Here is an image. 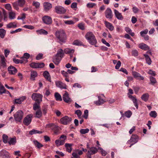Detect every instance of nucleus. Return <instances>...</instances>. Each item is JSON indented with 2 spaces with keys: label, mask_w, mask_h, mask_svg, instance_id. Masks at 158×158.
Here are the masks:
<instances>
[{
  "label": "nucleus",
  "mask_w": 158,
  "mask_h": 158,
  "mask_svg": "<svg viewBox=\"0 0 158 158\" xmlns=\"http://www.w3.org/2000/svg\"><path fill=\"white\" fill-rule=\"evenodd\" d=\"M85 37L89 43L91 45H94L97 44V41L95 37L92 32L89 31L87 32Z\"/></svg>",
  "instance_id": "f257e3e1"
},
{
  "label": "nucleus",
  "mask_w": 158,
  "mask_h": 158,
  "mask_svg": "<svg viewBox=\"0 0 158 158\" xmlns=\"http://www.w3.org/2000/svg\"><path fill=\"white\" fill-rule=\"evenodd\" d=\"M55 35L60 42H65L66 40V36L64 31L61 30L57 31Z\"/></svg>",
  "instance_id": "f03ea898"
},
{
  "label": "nucleus",
  "mask_w": 158,
  "mask_h": 158,
  "mask_svg": "<svg viewBox=\"0 0 158 158\" xmlns=\"http://www.w3.org/2000/svg\"><path fill=\"white\" fill-rule=\"evenodd\" d=\"M14 116L16 123L20 122L23 117V112L22 110H18L14 115Z\"/></svg>",
  "instance_id": "7ed1b4c3"
},
{
  "label": "nucleus",
  "mask_w": 158,
  "mask_h": 158,
  "mask_svg": "<svg viewBox=\"0 0 158 158\" xmlns=\"http://www.w3.org/2000/svg\"><path fill=\"white\" fill-rule=\"evenodd\" d=\"M25 0H18L17 2L12 3V5L15 9L18 10L19 9V6L23 7L25 4Z\"/></svg>",
  "instance_id": "20e7f679"
},
{
  "label": "nucleus",
  "mask_w": 158,
  "mask_h": 158,
  "mask_svg": "<svg viewBox=\"0 0 158 158\" xmlns=\"http://www.w3.org/2000/svg\"><path fill=\"white\" fill-rule=\"evenodd\" d=\"M43 95L39 93H33L31 96L32 99L38 103H40L42 101Z\"/></svg>",
  "instance_id": "39448f33"
},
{
  "label": "nucleus",
  "mask_w": 158,
  "mask_h": 158,
  "mask_svg": "<svg viewBox=\"0 0 158 158\" xmlns=\"http://www.w3.org/2000/svg\"><path fill=\"white\" fill-rule=\"evenodd\" d=\"M55 12L58 14H65L66 10L61 6H55L54 8Z\"/></svg>",
  "instance_id": "423d86ee"
},
{
  "label": "nucleus",
  "mask_w": 158,
  "mask_h": 158,
  "mask_svg": "<svg viewBox=\"0 0 158 158\" xmlns=\"http://www.w3.org/2000/svg\"><path fill=\"white\" fill-rule=\"evenodd\" d=\"M46 128H50L52 130H53L55 133L57 134L59 131L58 127L55 124L53 123H50L46 125Z\"/></svg>",
  "instance_id": "0eeeda50"
},
{
  "label": "nucleus",
  "mask_w": 158,
  "mask_h": 158,
  "mask_svg": "<svg viewBox=\"0 0 158 158\" xmlns=\"http://www.w3.org/2000/svg\"><path fill=\"white\" fill-rule=\"evenodd\" d=\"M72 120L71 117L65 116L60 119V121L61 123L64 125H67L70 123Z\"/></svg>",
  "instance_id": "6e6552de"
},
{
  "label": "nucleus",
  "mask_w": 158,
  "mask_h": 158,
  "mask_svg": "<svg viewBox=\"0 0 158 158\" xmlns=\"http://www.w3.org/2000/svg\"><path fill=\"white\" fill-rule=\"evenodd\" d=\"M32 117V114L27 115L23 119V123L26 126L28 125L31 123Z\"/></svg>",
  "instance_id": "1a4fd4ad"
},
{
  "label": "nucleus",
  "mask_w": 158,
  "mask_h": 158,
  "mask_svg": "<svg viewBox=\"0 0 158 158\" xmlns=\"http://www.w3.org/2000/svg\"><path fill=\"white\" fill-rule=\"evenodd\" d=\"M44 64L43 63H36L33 62L30 64L31 67L33 68H43L44 66Z\"/></svg>",
  "instance_id": "9d476101"
},
{
  "label": "nucleus",
  "mask_w": 158,
  "mask_h": 158,
  "mask_svg": "<svg viewBox=\"0 0 158 158\" xmlns=\"http://www.w3.org/2000/svg\"><path fill=\"white\" fill-rule=\"evenodd\" d=\"M42 20L44 23L46 24L49 25L52 22V18L48 15H45L42 18Z\"/></svg>",
  "instance_id": "9b49d317"
},
{
  "label": "nucleus",
  "mask_w": 158,
  "mask_h": 158,
  "mask_svg": "<svg viewBox=\"0 0 158 158\" xmlns=\"http://www.w3.org/2000/svg\"><path fill=\"white\" fill-rule=\"evenodd\" d=\"M139 139V138L137 135L133 134L132 135L130 139L127 141V142L129 143H130L131 142H134V143H135L138 142Z\"/></svg>",
  "instance_id": "f8f14e48"
},
{
  "label": "nucleus",
  "mask_w": 158,
  "mask_h": 158,
  "mask_svg": "<svg viewBox=\"0 0 158 158\" xmlns=\"http://www.w3.org/2000/svg\"><path fill=\"white\" fill-rule=\"evenodd\" d=\"M44 10L47 12L49 11L52 7V4L48 2H45L43 4Z\"/></svg>",
  "instance_id": "ddd939ff"
},
{
  "label": "nucleus",
  "mask_w": 158,
  "mask_h": 158,
  "mask_svg": "<svg viewBox=\"0 0 158 158\" xmlns=\"http://www.w3.org/2000/svg\"><path fill=\"white\" fill-rule=\"evenodd\" d=\"M105 15L106 18L111 19L113 17V15L111 9L108 8L105 11Z\"/></svg>",
  "instance_id": "4468645a"
},
{
  "label": "nucleus",
  "mask_w": 158,
  "mask_h": 158,
  "mask_svg": "<svg viewBox=\"0 0 158 158\" xmlns=\"http://www.w3.org/2000/svg\"><path fill=\"white\" fill-rule=\"evenodd\" d=\"M9 73L11 75H14L17 72L16 69L14 66L10 65L8 68Z\"/></svg>",
  "instance_id": "2eb2a0df"
},
{
  "label": "nucleus",
  "mask_w": 158,
  "mask_h": 158,
  "mask_svg": "<svg viewBox=\"0 0 158 158\" xmlns=\"http://www.w3.org/2000/svg\"><path fill=\"white\" fill-rule=\"evenodd\" d=\"M63 100L66 103H69L71 101L68 93L66 91H65V93L63 96Z\"/></svg>",
  "instance_id": "dca6fc26"
},
{
  "label": "nucleus",
  "mask_w": 158,
  "mask_h": 158,
  "mask_svg": "<svg viewBox=\"0 0 158 158\" xmlns=\"http://www.w3.org/2000/svg\"><path fill=\"white\" fill-rule=\"evenodd\" d=\"M26 98L25 96H23L18 99H15L14 100V104H21L22 102L26 99Z\"/></svg>",
  "instance_id": "f3484780"
},
{
  "label": "nucleus",
  "mask_w": 158,
  "mask_h": 158,
  "mask_svg": "<svg viewBox=\"0 0 158 158\" xmlns=\"http://www.w3.org/2000/svg\"><path fill=\"white\" fill-rule=\"evenodd\" d=\"M56 86L60 88L61 89H66L67 86L66 85L62 82L60 81H56Z\"/></svg>",
  "instance_id": "a211bd4d"
},
{
  "label": "nucleus",
  "mask_w": 158,
  "mask_h": 158,
  "mask_svg": "<svg viewBox=\"0 0 158 158\" xmlns=\"http://www.w3.org/2000/svg\"><path fill=\"white\" fill-rule=\"evenodd\" d=\"M132 73L134 77L137 79L139 80H143L144 79V77L141 76L140 74L138 72L133 71Z\"/></svg>",
  "instance_id": "6ab92c4d"
},
{
  "label": "nucleus",
  "mask_w": 158,
  "mask_h": 158,
  "mask_svg": "<svg viewBox=\"0 0 158 158\" xmlns=\"http://www.w3.org/2000/svg\"><path fill=\"white\" fill-rule=\"evenodd\" d=\"M114 15L118 19L122 20L123 19V17L121 13H119L118 11L114 9Z\"/></svg>",
  "instance_id": "aec40b11"
},
{
  "label": "nucleus",
  "mask_w": 158,
  "mask_h": 158,
  "mask_svg": "<svg viewBox=\"0 0 158 158\" xmlns=\"http://www.w3.org/2000/svg\"><path fill=\"white\" fill-rule=\"evenodd\" d=\"M98 151L97 148L95 147H92L90 148L88 152L91 154H94L96 153Z\"/></svg>",
  "instance_id": "412c9836"
},
{
  "label": "nucleus",
  "mask_w": 158,
  "mask_h": 158,
  "mask_svg": "<svg viewBox=\"0 0 158 158\" xmlns=\"http://www.w3.org/2000/svg\"><path fill=\"white\" fill-rule=\"evenodd\" d=\"M139 48L144 50H147L150 49V48L147 44L141 43L139 44Z\"/></svg>",
  "instance_id": "4be33fe9"
},
{
  "label": "nucleus",
  "mask_w": 158,
  "mask_h": 158,
  "mask_svg": "<svg viewBox=\"0 0 158 158\" xmlns=\"http://www.w3.org/2000/svg\"><path fill=\"white\" fill-rule=\"evenodd\" d=\"M10 140L8 141V143L10 145H15L16 143V139L15 137L13 138H10Z\"/></svg>",
  "instance_id": "5701e85b"
},
{
  "label": "nucleus",
  "mask_w": 158,
  "mask_h": 158,
  "mask_svg": "<svg viewBox=\"0 0 158 158\" xmlns=\"http://www.w3.org/2000/svg\"><path fill=\"white\" fill-rule=\"evenodd\" d=\"M61 59L59 56L55 55V58L53 59V61L55 64L58 65L60 63Z\"/></svg>",
  "instance_id": "b1692460"
},
{
  "label": "nucleus",
  "mask_w": 158,
  "mask_h": 158,
  "mask_svg": "<svg viewBox=\"0 0 158 158\" xmlns=\"http://www.w3.org/2000/svg\"><path fill=\"white\" fill-rule=\"evenodd\" d=\"M56 56H59L60 58H62L64 55V53L62 49L60 48L57 51V53L56 55Z\"/></svg>",
  "instance_id": "393cba45"
},
{
  "label": "nucleus",
  "mask_w": 158,
  "mask_h": 158,
  "mask_svg": "<svg viewBox=\"0 0 158 158\" xmlns=\"http://www.w3.org/2000/svg\"><path fill=\"white\" fill-rule=\"evenodd\" d=\"M35 146L37 148L40 149L43 147V145L36 140H34L33 142Z\"/></svg>",
  "instance_id": "a878e982"
},
{
  "label": "nucleus",
  "mask_w": 158,
  "mask_h": 158,
  "mask_svg": "<svg viewBox=\"0 0 158 158\" xmlns=\"http://www.w3.org/2000/svg\"><path fill=\"white\" fill-rule=\"evenodd\" d=\"M105 24L106 27L111 31H113L114 29V27L112 24L106 21H105Z\"/></svg>",
  "instance_id": "bb28decb"
},
{
  "label": "nucleus",
  "mask_w": 158,
  "mask_h": 158,
  "mask_svg": "<svg viewBox=\"0 0 158 158\" xmlns=\"http://www.w3.org/2000/svg\"><path fill=\"white\" fill-rule=\"evenodd\" d=\"M38 35L44 34L47 35L48 34V32L45 30L43 29H41L40 30H37L36 31Z\"/></svg>",
  "instance_id": "cd10ccee"
},
{
  "label": "nucleus",
  "mask_w": 158,
  "mask_h": 158,
  "mask_svg": "<svg viewBox=\"0 0 158 158\" xmlns=\"http://www.w3.org/2000/svg\"><path fill=\"white\" fill-rule=\"evenodd\" d=\"M43 76L44 77L50 82H51V80L50 75L49 72L47 71H45L43 73Z\"/></svg>",
  "instance_id": "c85d7f7f"
},
{
  "label": "nucleus",
  "mask_w": 158,
  "mask_h": 158,
  "mask_svg": "<svg viewBox=\"0 0 158 158\" xmlns=\"http://www.w3.org/2000/svg\"><path fill=\"white\" fill-rule=\"evenodd\" d=\"M40 103L35 102L33 105V109L34 110H41Z\"/></svg>",
  "instance_id": "c756f323"
},
{
  "label": "nucleus",
  "mask_w": 158,
  "mask_h": 158,
  "mask_svg": "<svg viewBox=\"0 0 158 158\" xmlns=\"http://www.w3.org/2000/svg\"><path fill=\"white\" fill-rule=\"evenodd\" d=\"M16 27L17 24L15 22L10 23L6 25V27L7 28H15Z\"/></svg>",
  "instance_id": "7c9ffc66"
},
{
  "label": "nucleus",
  "mask_w": 158,
  "mask_h": 158,
  "mask_svg": "<svg viewBox=\"0 0 158 158\" xmlns=\"http://www.w3.org/2000/svg\"><path fill=\"white\" fill-rule=\"evenodd\" d=\"M73 145L72 144H70L68 143H66L65 144V147L66 149V151L69 152H70L72 150V146Z\"/></svg>",
  "instance_id": "2f4dec72"
},
{
  "label": "nucleus",
  "mask_w": 158,
  "mask_h": 158,
  "mask_svg": "<svg viewBox=\"0 0 158 158\" xmlns=\"http://www.w3.org/2000/svg\"><path fill=\"white\" fill-rule=\"evenodd\" d=\"M149 95L148 93H145L142 95L141 99L143 101L147 102L149 99Z\"/></svg>",
  "instance_id": "473e14b6"
},
{
  "label": "nucleus",
  "mask_w": 158,
  "mask_h": 158,
  "mask_svg": "<svg viewBox=\"0 0 158 158\" xmlns=\"http://www.w3.org/2000/svg\"><path fill=\"white\" fill-rule=\"evenodd\" d=\"M65 143L64 140H61L59 139L56 140L55 141V143L57 147L63 145Z\"/></svg>",
  "instance_id": "72a5a7b5"
},
{
  "label": "nucleus",
  "mask_w": 158,
  "mask_h": 158,
  "mask_svg": "<svg viewBox=\"0 0 158 158\" xmlns=\"http://www.w3.org/2000/svg\"><path fill=\"white\" fill-rule=\"evenodd\" d=\"M98 100L97 101H96L95 102V103L97 105H100L101 104H103L105 101L103 100V99H101V97L100 96H99L98 97Z\"/></svg>",
  "instance_id": "f704fd0d"
},
{
  "label": "nucleus",
  "mask_w": 158,
  "mask_h": 158,
  "mask_svg": "<svg viewBox=\"0 0 158 158\" xmlns=\"http://www.w3.org/2000/svg\"><path fill=\"white\" fill-rule=\"evenodd\" d=\"M1 61V66L3 67L6 66V60L3 55H2L0 56Z\"/></svg>",
  "instance_id": "c9c22d12"
},
{
  "label": "nucleus",
  "mask_w": 158,
  "mask_h": 158,
  "mask_svg": "<svg viewBox=\"0 0 158 158\" xmlns=\"http://www.w3.org/2000/svg\"><path fill=\"white\" fill-rule=\"evenodd\" d=\"M43 132L41 131H39L36 129H32L29 132V134L31 135H32L34 134H42Z\"/></svg>",
  "instance_id": "e433bc0d"
},
{
  "label": "nucleus",
  "mask_w": 158,
  "mask_h": 158,
  "mask_svg": "<svg viewBox=\"0 0 158 158\" xmlns=\"http://www.w3.org/2000/svg\"><path fill=\"white\" fill-rule=\"evenodd\" d=\"M64 52L66 54H73L74 50L73 49L69 48H66L64 50Z\"/></svg>",
  "instance_id": "4c0bfd02"
},
{
  "label": "nucleus",
  "mask_w": 158,
  "mask_h": 158,
  "mask_svg": "<svg viewBox=\"0 0 158 158\" xmlns=\"http://www.w3.org/2000/svg\"><path fill=\"white\" fill-rule=\"evenodd\" d=\"M144 56L145 58V59L147 63L149 65H150L151 64L152 61L151 58L149 57V56L146 54L143 55Z\"/></svg>",
  "instance_id": "58836bf2"
},
{
  "label": "nucleus",
  "mask_w": 158,
  "mask_h": 158,
  "mask_svg": "<svg viewBox=\"0 0 158 158\" xmlns=\"http://www.w3.org/2000/svg\"><path fill=\"white\" fill-rule=\"evenodd\" d=\"M30 54L27 53H25L24 54L23 56L21 58L23 61H27V60L30 57Z\"/></svg>",
  "instance_id": "ea45409f"
},
{
  "label": "nucleus",
  "mask_w": 158,
  "mask_h": 158,
  "mask_svg": "<svg viewBox=\"0 0 158 158\" xmlns=\"http://www.w3.org/2000/svg\"><path fill=\"white\" fill-rule=\"evenodd\" d=\"M42 116V112L41 110H37L35 113V117L37 118H40Z\"/></svg>",
  "instance_id": "a19ab883"
},
{
  "label": "nucleus",
  "mask_w": 158,
  "mask_h": 158,
  "mask_svg": "<svg viewBox=\"0 0 158 158\" xmlns=\"http://www.w3.org/2000/svg\"><path fill=\"white\" fill-rule=\"evenodd\" d=\"M9 17L10 19H13L15 18V13L11 11L9 13Z\"/></svg>",
  "instance_id": "79ce46f5"
},
{
  "label": "nucleus",
  "mask_w": 158,
  "mask_h": 158,
  "mask_svg": "<svg viewBox=\"0 0 158 158\" xmlns=\"http://www.w3.org/2000/svg\"><path fill=\"white\" fill-rule=\"evenodd\" d=\"M6 31L3 28L0 29V37L1 38H3L6 34Z\"/></svg>",
  "instance_id": "37998d69"
},
{
  "label": "nucleus",
  "mask_w": 158,
  "mask_h": 158,
  "mask_svg": "<svg viewBox=\"0 0 158 158\" xmlns=\"http://www.w3.org/2000/svg\"><path fill=\"white\" fill-rule=\"evenodd\" d=\"M2 141L4 143H8V136L6 134H3L2 136Z\"/></svg>",
  "instance_id": "c03bdc74"
},
{
  "label": "nucleus",
  "mask_w": 158,
  "mask_h": 158,
  "mask_svg": "<svg viewBox=\"0 0 158 158\" xmlns=\"http://www.w3.org/2000/svg\"><path fill=\"white\" fill-rule=\"evenodd\" d=\"M37 73L35 71H31V78L32 80H34L35 78L37 77Z\"/></svg>",
  "instance_id": "a18cd8bd"
},
{
  "label": "nucleus",
  "mask_w": 158,
  "mask_h": 158,
  "mask_svg": "<svg viewBox=\"0 0 158 158\" xmlns=\"http://www.w3.org/2000/svg\"><path fill=\"white\" fill-rule=\"evenodd\" d=\"M126 31L129 33L132 36H133L135 35L134 32H132L131 30L128 27H126L125 28Z\"/></svg>",
  "instance_id": "49530a36"
},
{
  "label": "nucleus",
  "mask_w": 158,
  "mask_h": 158,
  "mask_svg": "<svg viewBox=\"0 0 158 158\" xmlns=\"http://www.w3.org/2000/svg\"><path fill=\"white\" fill-rule=\"evenodd\" d=\"M55 97L57 101H61L62 99L60 95L58 93H56L55 94Z\"/></svg>",
  "instance_id": "de8ad7c7"
},
{
  "label": "nucleus",
  "mask_w": 158,
  "mask_h": 158,
  "mask_svg": "<svg viewBox=\"0 0 158 158\" xmlns=\"http://www.w3.org/2000/svg\"><path fill=\"white\" fill-rule=\"evenodd\" d=\"M150 84L152 85H153L156 83V81L155 78L153 77L152 76H150Z\"/></svg>",
  "instance_id": "09e8293b"
},
{
  "label": "nucleus",
  "mask_w": 158,
  "mask_h": 158,
  "mask_svg": "<svg viewBox=\"0 0 158 158\" xmlns=\"http://www.w3.org/2000/svg\"><path fill=\"white\" fill-rule=\"evenodd\" d=\"M40 5V3L37 2L33 1L32 3V5L37 9L39 8Z\"/></svg>",
  "instance_id": "8fccbe9b"
},
{
  "label": "nucleus",
  "mask_w": 158,
  "mask_h": 158,
  "mask_svg": "<svg viewBox=\"0 0 158 158\" xmlns=\"http://www.w3.org/2000/svg\"><path fill=\"white\" fill-rule=\"evenodd\" d=\"M89 131V130L88 128H86L85 129H81L80 130V132L81 134H85L86 133H88Z\"/></svg>",
  "instance_id": "3c124183"
},
{
  "label": "nucleus",
  "mask_w": 158,
  "mask_h": 158,
  "mask_svg": "<svg viewBox=\"0 0 158 158\" xmlns=\"http://www.w3.org/2000/svg\"><path fill=\"white\" fill-rule=\"evenodd\" d=\"M13 61L15 63L17 64H19V63L22 64L23 62V60H19L16 58H13Z\"/></svg>",
  "instance_id": "603ef678"
},
{
  "label": "nucleus",
  "mask_w": 158,
  "mask_h": 158,
  "mask_svg": "<svg viewBox=\"0 0 158 158\" xmlns=\"http://www.w3.org/2000/svg\"><path fill=\"white\" fill-rule=\"evenodd\" d=\"M149 115L151 117L155 118L157 116V113L155 111H153L150 113Z\"/></svg>",
  "instance_id": "864d4df0"
},
{
  "label": "nucleus",
  "mask_w": 158,
  "mask_h": 158,
  "mask_svg": "<svg viewBox=\"0 0 158 158\" xmlns=\"http://www.w3.org/2000/svg\"><path fill=\"white\" fill-rule=\"evenodd\" d=\"M75 114H77V116L79 118H81L82 112L80 110H76L75 111Z\"/></svg>",
  "instance_id": "5fc2aeb1"
},
{
  "label": "nucleus",
  "mask_w": 158,
  "mask_h": 158,
  "mask_svg": "<svg viewBox=\"0 0 158 158\" xmlns=\"http://www.w3.org/2000/svg\"><path fill=\"white\" fill-rule=\"evenodd\" d=\"M148 32V30L147 29H146L143 31H141L140 33V35L144 37V35L146 34Z\"/></svg>",
  "instance_id": "6e6d98bb"
},
{
  "label": "nucleus",
  "mask_w": 158,
  "mask_h": 158,
  "mask_svg": "<svg viewBox=\"0 0 158 158\" xmlns=\"http://www.w3.org/2000/svg\"><path fill=\"white\" fill-rule=\"evenodd\" d=\"M124 114L125 116L129 118L131 116L132 114V112L131 111L128 110V111H126L125 112Z\"/></svg>",
  "instance_id": "4d7b16f0"
},
{
  "label": "nucleus",
  "mask_w": 158,
  "mask_h": 158,
  "mask_svg": "<svg viewBox=\"0 0 158 158\" xmlns=\"http://www.w3.org/2000/svg\"><path fill=\"white\" fill-rule=\"evenodd\" d=\"M96 5V4L95 3H89L87 4L86 6L87 7L89 8H92L93 7Z\"/></svg>",
  "instance_id": "13d9d810"
},
{
  "label": "nucleus",
  "mask_w": 158,
  "mask_h": 158,
  "mask_svg": "<svg viewBox=\"0 0 158 158\" xmlns=\"http://www.w3.org/2000/svg\"><path fill=\"white\" fill-rule=\"evenodd\" d=\"M61 73L62 75L64 77H69L68 73L67 71H65L64 70L61 71Z\"/></svg>",
  "instance_id": "bf43d9fd"
},
{
  "label": "nucleus",
  "mask_w": 158,
  "mask_h": 158,
  "mask_svg": "<svg viewBox=\"0 0 158 158\" xmlns=\"http://www.w3.org/2000/svg\"><path fill=\"white\" fill-rule=\"evenodd\" d=\"M26 18V14L25 13H23L21 15L18 17V19H23Z\"/></svg>",
  "instance_id": "052dcab7"
},
{
  "label": "nucleus",
  "mask_w": 158,
  "mask_h": 158,
  "mask_svg": "<svg viewBox=\"0 0 158 158\" xmlns=\"http://www.w3.org/2000/svg\"><path fill=\"white\" fill-rule=\"evenodd\" d=\"M73 44L76 45H81L82 43L81 41L76 40L74 41Z\"/></svg>",
  "instance_id": "680f3d73"
},
{
  "label": "nucleus",
  "mask_w": 158,
  "mask_h": 158,
  "mask_svg": "<svg viewBox=\"0 0 158 158\" xmlns=\"http://www.w3.org/2000/svg\"><path fill=\"white\" fill-rule=\"evenodd\" d=\"M4 154L3 156L4 158H10V156L9 153L6 151H4Z\"/></svg>",
  "instance_id": "e2e57ef3"
},
{
  "label": "nucleus",
  "mask_w": 158,
  "mask_h": 158,
  "mask_svg": "<svg viewBox=\"0 0 158 158\" xmlns=\"http://www.w3.org/2000/svg\"><path fill=\"white\" fill-rule=\"evenodd\" d=\"M77 4L76 2H73L71 4V7L73 9L75 10H76L77 8Z\"/></svg>",
  "instance_id": "0e129e2a"
},
{
  "label": "nucleus",
  "mask_w": 158,
  "mask_h": 158,
  "mask_svg": "<svg viewBox=\"0 0 158 158\" xmlns=\"http://www.w3.org/2000/svg\"><path fill=\"white\" fill-rule=\"evenodd\" d=\"M43 54L41 53H39L36 56V59L39 60L43 58Z\"/></svg>",
  "instance_id": "69168bd1"
},
{
  "label": "nucleus",
  "mask_w": 158,
  "mask_h": 158,
  "mask_svg": "<svg viewBox=\"0 0 158 158\" xmlns=\"http://www.w3.org/2000/svg\"><path fill=\"white\" fill-rule=\"evenodd\" d=\"M72 155L73 157H72V158H80V156L78 155L76 152H73Z\"/></svg>",
  "instance_id": "338daca9"
},
{
  "label": "nucleus",
  "mask_w": 158,
  "mask_h": 158,
  "mask_svg": "<svg viewBox=\"0 0 158 158\" xmlns=\"http://www.w3.org/2000/svg\"><path fill=\"white\" fill-rule=\"evenodd\" d=\"M132 55L135 56H137L138 55V51L136 50H133L132 52Z\"/></svg>",
  "instance_id": "774afa93"
}]
</instances>
